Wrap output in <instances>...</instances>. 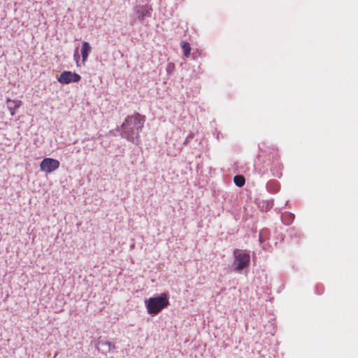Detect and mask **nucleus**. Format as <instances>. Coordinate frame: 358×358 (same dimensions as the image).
I'll list each match as a JSON object with an SVG mask.
<instances>
[{
	"label": "nucleus",
	"instance_id": "nucleus-1",
	"mask_svg": "<svg viewBox=\"0 0 358 358\" xmlns=\"http://www.w3.org/2000/svg\"><path fill=\"white\" fill-rule=\"evenodd\" d=\"M145 122V116L138 113L129 115L121 125L122 138L133 143L140 141L139 133L142 130Z\"/></svg>",
	"mask_w": 358,
	"mask_h": 358
},
{
	"label": "nucleus",
	"instance_id": "nucleus-2",
	"mask_svg": "<svg viewBox=\"0 0 358 358\" xmlns=\"http://www.w3.org/2000/svg\"><path fill=\"white\" fill-rule=\"evenodd\" d=\"M145 305L148 314L156 315L169 305L168 295L162 293L157 296L145 299Z\"/></svg>",
	"mask_w": 358,
	"mask_h": 358
},
{
	"label": "nucleus",
	"instance_id": "nucleus-3",
	"mask_svg": "<svg viewBox=\"0 0 358 358\" xmlns=\"http://www.w3.org/2000/svg\"><path fill=\"white\" fill-rule=\"evenodd\" d=\"M234 260L233 262V266L234 271L236 272L241 271L250 264V255L248 252L245 250L235 249L234 250Z\"/></svg>",
	"mask_w": 358,
	"mask_h": 358
},
{
	"label": "nucleus",
	"instance_id": "nucleus-4",
	"mask_svg": "<svg viewBox=\"0 0 358 358\" xmlns=\"http://www.w3.org/2000/svg\"><path fill=\"white\" fill-rule=\"evenodd\" d=\"M59 162L52 158H44L40 164V169L41 171L50 173L57 170L59 167Z\"/></svg>",
	"mask_w": 358,
	"mask_h": 358
},
{
	"label": "nucleus",
	"instance_id": "nucleus-5",
	"mask_svg": "<svg viewBox=\"0 0 358 358\" xmlns=\"http://www.w3.org/2000/svg\"><path fill=\"white\" fill-rule=\"evenodd\" d=\"M81 77L79 74L69 71H64L57 78L58 81L62 84H69L71 83H78Z\"/></svg>",
	"mask_w": 358,
	"mask_h": 358
},
{
	"label": "nucleus",
	"instance_id": "nucleus-6",
	"mask_svg": "<svg viewBox=\"0 0 358 358\" xmlns=\"http://www.w3.org/2000/svg\"><path fill=\"white\" fill-rule=\"evenodd\" d=\"M152 9L148 5H143L136 8V14L138 20L142 21L145 17H150Z\"/></svg>",
	"mask_w": 358,
	"mask_h": 358
},
{
	"label": "nucleus",
	"instance_id": "nucleus-7",
	"mask_svg": "<svg viewBox=\"0 0 358 358\" xmlns=\"http://www.w3.org/2000/svg\"><path fill=\"white\" fill-rule=\"evenodd\" d=\"M6 103L10 115L14 116L15 114V110L22 106V102L20 100L10 99L8 98L6 99Z\"/></svg>",
	"mask_w": 358,
	"mask_h": 358
},
{
	"label": "nucleus",
	"instance_id": "nucleus-8",
	"mask_svg": "<svg viewBox=\"0 0 358 358\" xmlns=\"http://www.w3.org/2000/svg\"><path fill=\"white\" fill-rule=\"evenodd\" d=\"M92 48L90 43L87 41H84L81 48V55L83 63H85L88 57L89 53L91 52Z\"/></svg>",
	"mask_w": 358,
	"mask_h": 358
},
{
	"label": "nucleus",
	"instance_id": "nucleus-9",
	"mask_svg": "<svg viewBox=\"0 0 358 358\" xmlns=\"http://www.w3.org/2000/svg\"><path fill=\"white\" fill-rule=\"evenodd\" d=\"M294 219V215L289 212H285L281 215L282 222L286 224H290Z\"/></svg>",
	"mask_w": 358,
	"mask_h": 358
},
{
	"label": "nucleus",
	"instance_id": "nucleus-10",
	"mask_svg": "<svg viewBox=\"0 0 358 358\" xmlns=\"http://www.w3.org/2000/svg\"><path fill=\"white\" fill-rule=\"evenodd\" d=\"M181 47L183 50V54L185 57H189L191 52V47L188 42L182 41L181 43Z\"/></svg>",
	"mask_w": 358,
	"mask_h": 358
},
{
	"label": "nucleus",
	"instance_id": "nucleus-11",
	"mask_svg": "<svg viewBox=\"0 0 358 358\" xmlns=\"http://www.w3.org/2000/svg\"><path fill=\"white\" fill-rule=\"evenodd\" d=\"M234 182L236 186L241 187L245 185V180L244 176L241 175H237L234 176Z\"/></svg>",
	"mask_w": 358,
	"mask_h": 358
},
{
	"label": "nucleus",
	"instance_id": "nucleus-12",
	"mask_svg": "<svg viewBox=\"0 0 358 358\" xmlns=\"http://www.w3.org/2000/svg\"><path fill=\"white\" fill-rule=\"evenodd\" d=\"M267 234L266 229H263L259 233V241L262 242L263 241L264 236Z\"/></svg>",
	"mask_w": 358,
	"mask_h": 358
},
{
	"label": "nucleus",
	"instance_id": "nucleus-13",
	"mask_svg": "<svg viewBox=\"0 0 358 358\" xmlns=\"http://www.w3.org/2000/svg\"><path fill=\"white\" fill-rule=\"evenodd\" d=\"M104 345H106L108 346L109 350L115 349V345L111 343L110 341H105Z\"/></svg>",
	"mask_w": 358,
	"mask_h": 358
}]
</instances>
